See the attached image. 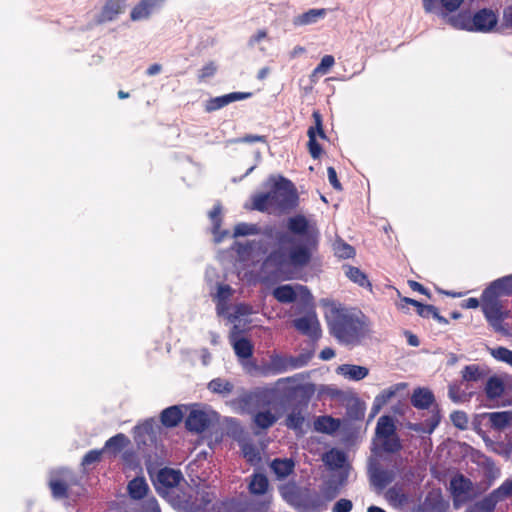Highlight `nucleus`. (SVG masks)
<instances>
[{"mask_svg": "<svg viewBox=\"0 0 512 512\" xmlns=\"http://www.w3.org/2000/svg\"><path fill=\"white\" fill-rule=\"evenodd\" d=\"M286 226L291 234L302 237L303 241L296 243L294 237L287 233H280L277 236L278 243L282 246L290 244V247L287 251L282 248L273 250L268 255L267 261L279 267L289 265L294 268H304L310 264L313 253L318 247L317 228L302 214L289 217Z\"/></svg>", "mask_w": 512, "mask_h": 512, "instance_id": "f257e3e1", "label": "nucleus"}, {"mask_svg": "<svg viewBox=\"0 0 512 512\" xmlns=\"http://www.w3.org/2000/svg\"><path fill=\"white\" fill-rule=\"evenodd\" d=\"M328 326L330 334L344 344L358 342L363 330V323L360 319L344 308L331 310Z\"/></svg>", "mask_w": 512, "mask_h": 512, "instance_id": "f03ea898", "label": "nucleus"}, {"mask_svg": "<svg viewBox=\"0 0 512 512\" xmlns=\"http://www.w3.org/2000/svg\"><path fill=\"white\" fill-rule=\"evenodd\" d=\"M498 23L496 13L488 8L478 10L473 16L468 11L449 16L448 24L453 28L472 32L488 33L494 30Z\"/></svg>", "mask_w": 512, "mask_h": 512, "instance_id": "7ed1b4c3", "label": "nucleus"}, {"mask_svg": "<svg viewBox=\"0 0 512 512\" xmlns=\"http://www.w3.org/2000/svg\"><path fill=\"white\" fill-rule=\"evenodd\" d=\"M500 297H502L500 294L487 286L481 296L482 311L489 325L495 332L501 333L502 335H509L510 330L507 325L504 324V320L509 316V311L503 306Z\"/></svg>", "mask_w": 512, "mask_h": 512, "instance_id": "20e7f679", "label": "nucleus"}, {"mask_svg": "<svg viewBox=\"0 0 512 512\" xmlns=\"http://www.w3.org/2000/svg\"><path fill=\"white\" fill-rule=\"evenodd\" d=\"M312 358L311 352L301 353L298 356L282 355L274 353L270 356L269 364L257 366L254 369L260 376L277 375L288 370L299 369L306 366Z\"/></svg>", "mask_w": 512, "mask_h": 512, "instance_id": "39448f33", "label": "nucleus"}, {"mask_svg": "<svg viewBox=\"0 0 512 512\" xmlns=\"http://www.w3.org/2000/svg\"><path fill=\"white\" fill-rule=\"evenodd\" d=\"M269 193L275 208L287 211L298 206L299 196L297 190L294 184L287 178L280 177Z\"/></svg>", "mask_w": 512, "mask_h": 512, "instance_id": "423d86ee", "label": "nucleus"}, {"mask_svg": "<svg viewBox=\"0 0 512 512\" xmlns=\"http://www.w3.org/2000/svg\"><path fill=\"white\" fill-rule=\"evenodd\" d=\"M269 489V481L265 474L263 473H253L250 476V481L248 484V491L251 495L263 496L262 500L259 501H251L249 503V508L251 512H267L271 501L272 496L267 494Z\"/></svg>", "mask_w": 512, "mask_h": 512, "instance_id": "0eeeda50", "label": "nucleus"}, {"mask_svg": "<svg viewBox=\"0 0 512 512\" xmlns=\"http://www.w3.org/2000/svg\"><path fill=\"white\" fill-rule=\"evenodd\" d=\"M454 508L458 509L473 498V483L463 474L455 475L450 481Z\"/></svg>", "mask_w": 512, "mask_h": 512, "instance_id": "6e6552de", "label": "nucleus"}, {"mask_svg": "<svg viewBox=\"0 0 512 512\" xmlns=\"http://www.w3.org/2000/svg\"><path fill=\"white\" fill-rule=\"evenodd\" d=\"M214 499V493L206 489H198L193 495L183 500L181 507L185 512H202L209 509Z\"/></svg>", "mask_w": 512, "mask_h": 512, "instance_id": "1a4fd4ad", "label": "nucleus"}, {"mask_svg": "<svg viewBox=\"0 0 512 512\" xmlns=\"http://www.w3.org/2000/svg\"><path fill=\"white\" fill-rule=\"evenodd\" d=\"M293 326L301 334L308 336L312 340H318L321 336L319 321L314 316H303L293 320Z\"/></svg>", "mask_w": 512, "mask_h": 512, "instance_id": "9d476101", "label": "nucleus"}, {"mask_svg": "<svg viewBox=\"0 0 512 512\" xmlns=\"http://www.w3.org/2000/svg\"><path fill=\"white\" fill-rule=\"evenodd\" d=\"M166 0H140L131 10L132 21L148 19L151 14L160 9Z\"/></svg>", "mask_w": 512, "mask_h": 512, "instance_id": "9b49d317", "label": "nucleus"}, {"mask_svg": "<svg viewBox=\"0 0 512 512\" xmlns=\"http://www.w3.org/2000/svg\"><path fill=\"white\" fill-rule=\"evenodd\" d=\"M183 480V475L180 470L172 468H162L156 476V485L158 489H170L178 486Z\"/></svg>", "mask_w": 512, "mask_h": 512, "instance_id": "f8f14e48", "label": "nucleus"}, {"mask_svg": "<svg viewBox=\"0 0 512 512\" xmlns=\"http://www.w3.org/2000/svg\"><path fill=\"white\" fill-rule=\"evenodd\" d=\"M210 424L208 415L201 410H192L185 419V427L190 432H204Z\"/></svg>", "mask_w": 512, "mask_h": 512, "instance_id": "ddd939ff", "label": "nucleus"}, {"mask_svg": "<svg viewBox=\"0 0 512 512\" xmlns=\"http://www.w3.org/2000/svg\"><path fill=\"white\" fill-rule=\"evenodd\" d=\"M126 0H107L96 19L97 24L113 21L122 13Z\"/></svg>", "mask_w": 512, "mask_h": 512, "instance_id": "4468645a", "label": "nucleus"}, {"mask_svg": "<svg viewBox=\"0 0 512 512\" xmlns=\"http://www.w3.org/2000/svg\"><path fill=\"white\" fill-rule=\"evenodd\" d=\"M66 473L64 470L58 471L49 480V488L55 499H65L69 496V483L65 477Z\"/></svg>", "mask_w": 512, "mask_h": 512, "instance_id": "2eb2a0df", "label": "nucleus"}, {"mask_svg": "<svg viewBox=\"0 0 512 512\" xmlns=\"http://www.w3.org/2000/svg\"><path fill=\"white\" fill-rule=\"evenodd\" d=\"M441 421L440 409L437 404L433 405L432 415L424 423H409L408 428L415 432L431 434Z\"/></svg>", "mask_w": 512, "mask_h": 512, "instance_id": "dca6fc26", "label": "nucleus"}, {"mask_svg": "<svg viewBox=\"0 0 512 512\" xmlns=\"http://www.w3.org/2000/svg\"><path fill=\"white\" fill-rule=\"evenodd\" d=\"M435 402V396L427 388H416L411 396V404L417 409H428Z\"/></svg>", "mask_w": 512, "mask_h": 512, "instance_id": "f3484780", "label": "nucleus"}, {"mask_svg": "<svg viewBox=\"0 0 512 512\" xmlns=\"http://www.w3.org/2000/svg\"><path fill=\"white\" fill-rule=\"evenodd\" d=\"M337 373L353 381H360L369 374V369L364 366L343 364L337 368Z\"/></svg>", "mask_w": 512, "mask_h": 512, "instance_id": "a211bd4d", "label": "nucleus"}, {"mask_svg": "<svg viewBox=\"0 0 512 512\" xmlns=\"http://www.w3.org/2000/svg\"><path fill=\"white\" fill-rule=\"evenodd\" d=\"M183 419V412L180 406L174 405L164 409L160 414L163 426L167 428L176 427Z\"/></svg>", "mask_w": 512, "mask_h": 512, "instance_id": "6ab92c4d", "label": "nucleus"}, {"mask_svg": "<svg viewBox=\"0 0 512 512\" xmlns=\"http://www.w3.org/2000/svg\"><path fill=\"white\" fill-rule=\"evenodd\" d=\"M209 218L212 223V233L216 236V242L222 241L228 235V231H220L222 225V206L220 204L214 205L209 212Z\"/></svg>", "mask_w": 512, "mask_h": 512, "instance_id": "aec40b11", "label": "nucleus"}, {"mask_svg": "<svg viewBox=\"0 0 512 512\" xmlns=\"http://www.w3.org/2000/svg\"><path fill=\"white\" fill-rule=\"evenodd\" d=\"M271 470L275 473L278 479H284L293 473L295 468V463L292 459L284 458H276L271 462Z\"/></svg>", "mask_w": 512, "mask_h": 512, "instance_id": "412c9836", "label": "nucleus"}, {"mask_svg": "<svg viewBox=\"0 0 512 512\" xmlns=\"http://www.w3.org/2000/svg\"><path fill=\"white\" fill-rule=\"evenodd\" d=\"M129 444V438L123 433H118L115 436L109 438L102 449H104V451L107 450L116 456Z\"/></svg>", "mask_w": 512, "mask_h": 512, "instance_id": "4be33fe9", "label": "nucleus"}, {"mask_svg": "<svg viewBox=\"0 0 512 512\" xmlns=\"http://www.w3.org/2000/svg\"><path fill=\"white\" fill-rule=\"evenodd\" d=\"M340 427V420L332 416H320L315 421V429L322 433L332 434Z\"/></svg>", "mask_w": 512, "mask_h": 512, "instance_id": "5701e85b", "label": "nucleus"}, {"mask_svg": "<svg viewBox=\"0 0 512 512\" xmlns=\"http://www.w3.org/2000/svg\"><path fill=\"white\" fill-rule=\"evenodd\" d=\"M503 501L500 494L497 493V489L493 490L490 494L485 496L482 500L476 502L474 506L480 512H493L496 505Z\"/></svg>", "mask_w": 512, "mask_h": 512, "instance_id": "b1692460", "label": "nucleus"}, {"mask_svg": "<svg viewBox=\"0 0 512 512\" xmlns=\"http://www.w3.org/2000/svg\"><path fill=\"white\" fill-rule=\"evenodd\" d=\"M274 298L280 303H293L297 299V294L291 285H280L272 292Z\"/></svg>", "mask_w": 512, "mask_h": 512, "instance_id": "393cba45", "label": "nucleus"}, {"mask_svg": "<svg viewBox=\"0 0 512 512\" xmlns=\"http://www.w3.org/2000/svg\"><path fill=\"white\" fill-rule=\"evenodd\" d=\"M149 487L143 477H136L128 484V492L133 499H142L148 492Z\"/></svg>", "mask_w": 512, "mask_h": 512, "instance_id": "a878e982", "label": "nucleus"}, {"mask_svg": "<svg viewBox=\"0 0 512 512\" xmlns=\"http://www.w3.org/2000/svg\"><path fill=\"white\" fill-rule=\"evenodd\" d=\"M396 433V427L392 417L388 415L381 416L376 425V435L378 438L387 437Z\"/></svg>", "mask_w": 512, "mask_h": 512, "instance_id": "bb28decb", "label": "nucleus"}, {"mask_svg": "<svg viewBox=\"0 0 512 512\" xmlns=\"http://www.w3.org/2000/svg\"><path fill=\"white\" fill-rule=\"evenodd\" d=\"M504 383L498 377H490L485 386V393L488 399L494 400L504 393Z\"/></svg>", "mask_w": 512, "mask_h": 512, "instance_id": "cd10ccee", "label": "nucleus"}, {"mask_svg": "<svg viewBox=\"0 0 512 512\" xmlns=\"http://www.w3.org/2000/svg\"><path fill=\"white\" fill-rule=\"evenodd\" d=\"M208 389L213 393L227 396L233 391L234 385L226 379L214 378L208 383Z\"/></svg>", "mask_w": 512, "mask_h": 512, "instance_id": "c85d7f7f", "label": "nucleus"}, {"mask_svg": "<svg viewBox=\"0 0 512 512\" xmlns=\"http://www.w3.org/2000/svg\"><path fill=\"white\" fill-rule=\"evenodd\" d=\"M277 421V417L271 411L257 412L253 417V422L261 430H266L272 427Z\"/></svg>", "mask_w": 512, "mask_h": 512, "instance_id": "c756f323", "label": "nucleus"}, {"mask_svg": "<svg viewBox=\"0 0 512 512\" xmlns=\"http://www.w3.org/2000/svg\"><path fill=\"white\" fill-rule=\"evenodd\" d=\"M345 274L351 281L358 284L359 286L363 288H368L369 290L372 289V285L368 280L367 275L364 272H362L359 268L354 266H347Z\"/></svg>", "mask_w": 512, "mask_h": 512, "instance_id": "7c9ffc66", "label": "nucleus"}, {"mask_svg": "<svg viewBox=\"0 0 512 512\" xmlns=\"http://www.w3.org/2000/svg\"><path fill=\"white\" fill-rule=\"evenodd\" d=\"M501 296H512V274L498 278L489 285Z\"/></svg>", "mask_w": 512, "mask_h": 512, "instance_id": "2f4dec72", "label": "nucleus"}, {"mask_svg": "<svg viewBox=\"0 0 512 512\" xmlns=\"http://www.w3.org/2000/svg\"><path fill=\"white\" fill-rule=\"evenodd\" d=\"M235 354L242 359H248L253 356L254 346L252 342L245 337L236 340L233 344Z\"/></svg>", "mask_w": 512, "mask_h": 512, "instance_id": "473e14b6", "label": "nucleus"}, {"mask_svg": "<svg viewBox=\"0 0 512 512\" xmlns=\"http://www.w3.org/2000/svg\"><path fill=\"white\" fill-rule=\"evenodd\" d=\"M394 479L395 474L392 470L376 469L372 473L373 483L381 489L392 483Z\"/></svg>", "mask_w": 512, "mask_h": 512, "instance_id": "72a5a7b5", "label": "nucleus"}, {"mask_svg": "<svg viewBox=\"0 0 512 512\" xmlns=\"http://www.w3.org/2000/svg\"><path fill=\"white\" fill-rule=\"evenodd\" d=\"M252 208L259 212H267L270 208H275L270 193H259L252 198Z\"/></svg>", "mask_w": 512, "mask_h": 512, "instance_id": "f704fd0d", "label": "nucleus"}, {"mask_svg": "<svg viewBox=\"0 0 512 512\" xmlns=\"http://www.w3.org/2000/svg\"><path fill=\"white\" fill-rule=\"evenodd\" d=\"M461 374L465 382H477L485 377L484 371L476 364L466 365Z\"/></svg>", "mask_w": 512, "mask_h": 512, "instance_id": "c9c22d12", "label": "nucleus"}, {"mask_svg": "<svg viewBox=\"0 0 512 512\" xmlns=\"http://www.w3.org/2000/svg\"><path fill=\"white\" fill-rule=\"evenodd\" d=\"M325 15L324 9H310L309 11L297 16L294 20V24L298 26L308 25L314 23L318 18Z\"/></svg>", "mask_w": 512, "mask_h": 512, "instance_id": "e433bc0d", "label": "nucleus"}, {"mask_svg": "<svg viewBox=\"0 0 512 512\" xmlns=\"http://www.w3.org/2000/svg\"><path fill=\"white\" fill-rule=\"evenodd\" d=\"M243 457L251 465H256L261 461V455L258 448L251 442H245L241 445Z\"/></svg>", "mask_w": 512, "mask_h": 512, "instance_id": "4c0bfd02", "label": "nucleus"}, {"mask_svg": "<svg viewBox=\"0 0 512 512\" xmlns=\"http://www.w3.org/2000/svg\"><path fill=\"white\" fill-rule=\"evenodd\" d=\"M324 461L329 467L338 469L344 465L346 461V456L344 452L332 449L325 454Z\"/></svg>", "mask_w": 512, "mask_h": 512, "instance_id": "58836bf2", "label": "nucleus"}, {"mask_svg": "<svg viewBox=\"0 0 512 512\" xmlns=\"http://www.w3.org/2000/svg\"><path fill=\"white\" fill-rule=\"evenodd\" d=\"M491 427L501 430L505 428L510 422V415L508 412H492L487 414Z\"/></svg>", "mask_w": 512, "mask_h": 512, "instance_id": "ea45409f", "label": "nucleus"}, {"mask_svg": "<svg viewBox=\"0 0 512 512\" xmlns=\"http://www.w3.org/2000/svg\"><path fill=\"white\" fill-rule=\"evenodd\" d=\"M334 253L342 259H349L355 256V249L342 239L336 240L333 244Z\"/></svg>", "mask_w": 512, "mask_h": 512, "instance_id": "a19ab883", "label": "nucleus"}, {"mask_svg": "<svg viewBox=\"0 0 512 512\" xmlns=\"http://www.w3.org/2000/svg\"><path fill=\"white\" fill-rule=\"evenodd\" d=\"M380 439L382 449L387 453H396L402 449L400 438L396 433Z\"/></svg>", "mask_w": 512, "mask_h": 512, "instance_id": "79ce46f5", "label": "nucleus"}, {"mask_svg": "<svg viewBox=\"0 0 512 512\" xmlns=\"http://www.w3.org/2000/svg\"><path fill=\"white\" fill-rule=\"evenodd\" d=\"M448 396L454 403H461L466 401L470 394H467L466 391L461 388V384L455 382L449 384Z\"/></svg>", "mask_w": 512, "mask_h": 512, "instance_id": "37998d69", "label": "nucleus"}, {"mask_svg": "<svg viewBox=\"0 0 512 512\" xmlns=\"http://www.w3.org/2000/svg\"><path fill=\"white\" fill-rule=\"evenodd\" d=\"M308 150L311 157L315 160L319 159L323 153L321 145L317 142L315 132L312 129H308Z\"/></svg>", "mask_w": 512, "mask_h": 512, "instance_id": "c03bdc74", "label": "nucleus"}, {"mask_svg": "<svg viewBox=\"0 0 512 512\" xmlns=\"http://www.w3.org/2000/svg\"><path fill=\"white\" fill-rule=\"evenodd\" d=\"M465 0H440L441 12L443 18H449V14L456 12Z\"/></svg>", "mask_w": 512, "mask_h": 512, "instance_id": "a18cd8bd", "label": "nucleus"}, {"mask_svg": "<svg viewBox=\"0 0 512 512\" xmlns=\"http://www.w3.org/2000/svg\"><path fill=\"white\" fill-rule=\"evenodd\" d=\"M490 354L494 359L512 366V350H509L506 347L499 346L490 349Z\"/></svg>", "mask_w": 512, "mask_h": 512, "instance_id": "49530a36", "label": "nucleus"}, {"mask_svg": "<svg viewBox=\"0 0 512 512\" xmlns=\"http://www.w3.org/2000/svg\"><path fill=\"white\" fill-rule=\"evenodd\" d=\"M304 417L300 411H292L288 414L285 424L288 428L293 430H301L304 424Z\"/></svg>", "mask_w": 512, "mask_h": 512, "instance_id": "de8ad7c7", "label": "nucleus"}, {"mask_svg": "<svg viewBox=\"0 0 512 512\" xmlns=\"http://www.w3.org/2000/svg\"><path fill=\"white\" fill-rule=\"evenodd\" d=\"M259 233V228L255 224L238 223L234 227L233 237L255 235Z\"/></svg>", "mask_w": 512, "mask_h": 512, "instance_id": "09e8293b", "label": "nucleus"}, {"mask_svg": "<svg viewBox=\"0 0 512 512\" xmlns=\"http://www.w3.org/2000/svg\"><path fill=\"white\" fill-rule=\"evenodd\" d=\"M340 492L339 485L334 482H327L321 488L322 497L326 502L332 501L335 499Z\"/></svg>", "mask_w": 512, "mask_h": 512, "instance_id": "8fccbe9b", "label": "nucleus"}, {"mask_svg": "<svg viewBox=\"0 0 512 512\" xmlns=\"http://www.w3.org/2000/svg\"><path fill=\"white\" fill-rule=\"evenodd\" d=\"M450 419L456 428L460 430L467 429L469 421L467 414L464 411H454L453 413H451Z\"/></svg>", "mask_w": 512, "mask_h": 512, "instance_id": "3c124183", "label": "nucleus"}, {"mask_svg": "<svg viewBox=\"0 0 512 512\" xmlns=\"http://www.w3.org/2000/svg\"><path fill=\"white\" fill-rule=\"evenodd\" d=\"M103 452H104V449H100V450L93 449V450L88 451L82 458L81 465L83 467H89L95 463L100 462Z\"/></svg>", "mask_w": 512, "mask_h": 512, "instance_id": "603ef678", "label": "nucleus"}, {"mask_svg": "<svg viewBox=\"0 0 512 512\" xmlns=\"http://www.w3.org/2000/svg\"><path fill=\"white\" fill-rule=\"evenodd\" d=\"M335 59L332 55H325L322 57L320 63L314 69L313 74L325 75L332 68Z\"/></svg>", "mask_w": 512, "mask_h": 512, "instance_id": "864d4df0", "label": "nucleus"}, {"mask_svg": "<svg viewBox=\"0 0 512 512\" xmlns=\"http://www.w3.org/2000/svg\"><path fill=\"white\" fill-rule=\"evenodd\" d=\"M312 117L314 119V126L309 127V129H312L315 132L316 137L319 136L321 139H326L327 136L325 134V131L323 129V121H322V115L319 111H314L312 113Z\"/></svg>", "mask_w": 512, "mask_h": 512, "instance_id": "5fc2aeb1", "label": "nucleus"}, {"mask_svg": "<svg viewBox=\"0 0 512 512\" xmlns=\"http://www.w3.org/2000/svg\"><path fill=\"white\" fill-rule=\"evenodd\" d=\"M228 104H229V102L227 100L226 95L211 98L210 100L207 101L206 111H208V112L216 111L218 109L223 108L224 106H226Z\"/></svg>", "mask_w": 512, "mask_h": 512, "instance_id": "6e6d98bb", "label": "nucleus"}, {"mask_svg": "<svg viewBox=\"0 0 512 512\" xmlns=\"http://www.w3.org/2000/svg\"><path fill=\"white\" fill-rule=\"evenodd\" d=\"M256 395L252 393H246L240 397H238L235 402L239 405V407L243 411H248L251 405L255 402Z\"/></svg>", "mask_w": 512, "mask_h": 512, "instance_id": "4d7b16f0", "label": "nucleus"}, {"mask_svg": "<svg viewBox=\"0 0 512 512\" xmlns=\"http://www.w3.org/2000/svg\"><path fill=\"white\" fill-rule=\"evenodd\" d=\"M216 71H217V66L215 65V63L213 61H210L209 63H207L200 69L199 74H198L199 81H203L206 78L214 76Z\"/></svg>", "mask_w": 512, "mask_h": 512, "instance_id": "13d9d810", "label": "nucleus"}, {"mask_svg": "<svg viewBox=\"0 0 512 512\" xmlns=\"http://www.w3.org/2000/svg\"><path fill=\"white\" fill-rule=\"evenodd\" d=\"M232 293L233 290L229 285H218L216 298L219 303H226Z\"/></svg>", "mask_w": 512, "mask_h": 512, "instance_id": "bf43d9fd", "label": "nucleus"}, {"mask_svg": "<svg viewBox=\"0 0 512 512\" xmlns=\"http://www.w3.org/2000/svg\"><path fill=\"white\" fill-rule=\"evenodd\" d=\"M353 508V503L349 499H339L333 506L332 512H350Z\"/></svg>", "mask_w": 512, "mask_h": 512, "instance_id": "052dcab7", "label": "nucleus"}, {"mask_svg": "<svg viewBox=\"0 0 512 512\" xmlns=\"http://www.w3.org/2000/svg\"><path fill=\"white\" fill-rule=\"evenodd\" d=\"M396 391L392 388L383 390L376 398L375 402L378 403V407L387 403L394 395Z\"/></svg>", "mask_w": 512, "mask_h": 512, "instance_id": "680f3d73", "label": "nucleus"}, {"mask_svg": "<svg viewBox=\"0 0 512 512\" xmlns=\"http://www.w3.org/2000/svg\"><path fill=\"white\" fill-rule=\"evenodd\" d=\"M327 175H328L329 183L332 185V187L337 191H341L342 185H341L340 181L338 180L336 170L333 167H328Z\"/></svg>", "mask_w": 512, "mask_h": 512, "instance_id": "e2e57ef3", "label": "nucleus"}, {"mask_svg": "<svg viewBox=\"0 0 512 512\" xmlns=\"http://www.w3.org/2000/svg\"><path fill=\"white\" fill-rule=\"evenodd\" d=\"M497 493L500 494L502 500L512 496V480L504 481L498 488Z\"/></svg>", "mask_w": 512, "mask_h": 512, "instance_id": "0e129e2a", "label": "nucleus"}, {"mask_svg": "<svg viewBox=\"0 0 512 512\" xmlns=\"http://www.w3.org/2000/svg\"><path fill=\"white\" fill-rule=\"evenodd\" d=\"M437 308L433 305L422 304L418 309L417 313L419 316L424 318L433 317L434 313H436Z\"/></svg>", "mask_w": 512, "mask_h": 512, "instance_id": "69168bd1", "label": "nucleus"}, {"mask_svg": "<svg viewBox=\"0 0 512 512\" xmlns=\"http://www.w3.org/2000/svg\"><path fill=\"white\" fill-rule=\"evenodd\" d=\"M227 100L230 103L238 100H244L252 96L251 92H232L229 94H226Z\"/></svg>", "mask_w": 512, "mask_h": 512, "instance_id": "338daca9", "label": "nucleus"}, {"mask_svg": "<svg viewBox=\"0 0 512 512\" xmlns=\"http://www.w3.org/2000/svg\"><path fill=\"white\" fill-rule=\"evenodd\" d=\"M440 0H423V8L426 13H434L439 8Z\"/></svg>", "mask_w": 512, "mask_h": 512, "instance_id": "774afa93", "label": "nucleus"}]
</instances>
